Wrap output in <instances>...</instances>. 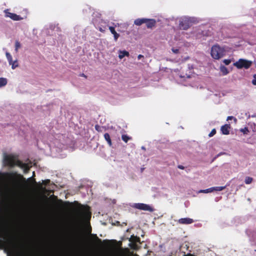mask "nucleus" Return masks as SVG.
Here are the masks:
<instances>
[{
    "label": "nucleus",
    "mask_w": 256,
    "mask_h": 256,
    "mask_svg": "<svg viewBox=\"0 0 256 256\" xmlns=\"http://www.w3.org/2000/svg\"><path fill=\"white\" fill-rule=\"evenodd\" d=\"M3 163L6 166L14 167L17 166L22 169L24 172H26L32 166V163L30 162L24 163L17 160L14 155L4 154L3 156Z\"/></svg>",
    "instance_id": "f257e3e1"
},
{
    "label": "nucleus",
    "mask_w": 256,
    "mask_h": 256,
    "mask_svg": "<svg viewBox=\"0 0 256 256\" xmlns=\"http://www.w3.org/2000/svg\"><path fill=\"white\" fill-rule=\"evenodd\" d=\"M0 194L4 196L8 200H14L18 197L17 190L6 184L0 180Z\"/></svg>",
    "instance_id": "f03ea898"
},
{
    "label": "nucleus",
    "mask_w": 256,
    "mask_h": 256,
    "mask_svg": "<svg viewBox=\"0 0 256 256\" xmlns=\"http://www.w3.org/2000/svg\"><path fill=\"white\" fill-rule=\"evenodd\" d=\"M232 50V48L228 46H220L218 45H214L211 48L210 54L213 58L219 60Z\"/></svg>",
    "instance_id": "7ed1b4c3"
},
{
    "label": "nucleus",
    "mask_w": 256,
    "mask_h": 256,
    "mask_svg": "<svg viewBox=\"0 0 256 256\" xmlns=\"http://www.w3.org/2000/svg\"><path fill=\"white\" fill-rule=\"evenodd\" d=\"M30 256V254L22 246L14 244L10 254L8 256Z\"/></svg>",
    "instance_id": "20e7f679"
},
{
    "label": "nucleus",
    "mask_w": 256,
    "mask_h": 256,
    "mask_svg": "<svg viewBox=\"0 0 256 256\" xmlns=\"http://www.w3.org/2000/svg\"><path fill=\"white\" fill-rule=\"evenodd\" d=\"M197 19L194 17L182 16L180 19L179 26L180 28L188 30L192 24L197 22Z\"/></svg>",
    "instance_id": "39448f33"
},
{
    "label": "nucleus",
    "mask_w": 256,
    "mask_h": 256,
    "mask_svg": "<svg viewBox=\"0 0 256 256\" xmlns=\"http://www.w3.org/2000/svg\"><path fill=\"white\" fill-rule=\"evenodd\" d=\"M252 62L244 58H240L234 63V66L238 69L249 68L252 64Z\"/></svg>",
    "instance_id": "423d86ee"
},
{
    "label": "nucleus",
    "mask_w": 256,
    "mask_h": 256,
    "mask_svg": "<svg viewBox=\"0 0 256 256\" xmlns=\"http://www.w3.org/2000/svg\"><path fill=\"white\" fill-rule=\"evenodd\" d=\"M132 206L136 209L150 212H152L154 210L152 206L143 203H134L132 204Z\"/></svg>",
    "instance_id": "0eeeda50"
},
{
    "label": "nucleus",
    "mask_w": 256,
    "mask_h": 256,
    "mask_svg": "<svg viewBox=\"0 0 256 256\" xmlns=\"http://www.w3.org/2000/svg\"><path fill=\"white\" fill-rule=\"evenodd\" d=\"M6 56L10 65L12 66V69L14 70L19 66L17 60H13L12 55L8 52H6Z\"/></svg>",
    "instance_id": "6e6552de"
},
{
    "label": "nucleus",
    "mask_w": 256,
    "mask_h": 256,
    "mask_svg": "<svg viewBox=\"0 0 256 256\" xmlns=\"http://www.w3.org/2000/svg\"><path fill=\"white\" fill-rule=\"evenodd\" d=\"M4 13L6 17L9 18L14 20H20L22 19L20 16L10 12L8 10H5Z\"/></svg>",
    "instance_id": "1a4fd4ad"
},
{
    "label": "nucleus",
    "mask_w": 256,
    "mask_h": 256,
    "mask_svg": "<svg viewBox=\"0 0 256 256\" xmlns=\"http://www.w3.org/2000/svg\"><path fill=\"white\" fill-rule=\"evenodd\" d=\"M82 214L84 218H88L90 216V213L88 206H83L82 209Z\"/></svg>",
    "instance_id": "9d476101"
},
{
    "label": "nucleus",
    "mask_w": 256,
    "mask_h": 256,
    "mask_svg": "<svg viewBox=\"0 0 256 256\" xmlns=\"http://www.w3.org/2000/svg\"><path fill=\"white\" fill-rule=\"evenodd\" d=\"M145 24H146L148 28H152L155 26L156 24V21L154 19L146 18Z\"/></svg>",
    "instance_id": "9b49d317"
},
{
    "label": "nucleus",
    "mask_w": 256,
    "mask_h": 256,
    "mask_svg": "<svg viewBox=\"0 0 256 256\" xmlns=\"http://www.w3.org/2000/svg\"><path fill=\"white\" fill-rule=\"evenodd\" d=\"M194 222V220L192 219L186 218H182L180 220H178V222L181 224H190Z\"/></svg>",
    "instance_id": "f8f14e48"
},
{
    "label": "nucleus",
    "mask_w": 256,
    "mask_h": 256,
    "mask_svg": "<svg viewBox=\"0 0 256 256\" xmlns=\"http://www.w3.org/2000/svg\"><path fill=\"white\" fill-rule=\"evenodd\" d=\"M230 125L225 124L221 127L220 130L222 134L227 135L230 133Z\"/></svg>",
    "instance_id": "ddd939ff"
},
{
    "label": "nucleus",
    "mask_w": 256,
    "mask_h": 256,
    "mask_svg": "<svg viewBox=\"0 0 256 256\" xmlns=\"http://www.w3.org/2000/svg\"><path fill=\"white\" fill-rule=\"evenodd\" d=\"M118 58L120 60L122 59L124 56H128L130 55L129 52L126 50H118Z\"/></svg>",
    "instance_id": "4468645a"
},
{
    "label": "nucleus",
    "mask_w": 256,
    "mask_h": 256,
    "mask_svg": "<svg viewBox=\"0 0 256 256\" xmlns=\"http://www.w3.org/2000/svg\"><path fill=\"white\" fill-rule=\"evenodd\" d=\"M109 30L111 33L114 35V39L115 41L118 40V38L120 36V34H118L114 30V28L112 26H110Z\"/></svg>",
    "instance_id": "2eb2a0df"
},
{
    "label": "nucleus",
    "mask_w": 256,
    "mask_h": 256,
    "mask_svg": "<svg viewBox=\"0 0 256 256\" xmlns=\"http://www.w3.org/2000/svg\"><path fill=\"white\" fill-rule=\"evenodd\" d=\"M8 79L6 78H0V88L4 87L8 84Z\"/></svg>",
    "instance_id": "dca6fc26"
},
{
    "label": "nucleus",
    "mask_w": 256,
    "mask_h": 256,
    "mask_svg": "<svg viewBox=\"0 0 256 256\" xmlns=\"http://www.w3.org/2000/svg\"><path fill=\"white\" fill-rule=\"evenodd\" d=\"M146 20V18H138L134 21V24L136 26H140L143 24H145Z\"/></svg>",
    "instance_id": "f3484780"
},
{
    "label": "nucleus",
    "mask_w": 256,
    "mask_h": 256,
    "mask_svg": "<svg viewBox=\"0 0 256 256\" xmlns=\"http://www.w3.org/2000/svg\"><path fill=\"white\" fill-rule=\"evenodd\" d=\"M220 72L224 76L226 75L229 73V70L228 69L224 66H220Z\"/></svg>",
    "instance_id": "a211bd4d"
},
{
    "label": "nucleus",
    "mask_w": 256,
    "mask_h": 256,
    "mask_svg": "<svg viewBox=\"0 0 256 256\" xmlns=\"http://www.w3.org/2000/svg\"><path fill=\"white\" fill-rule=\"evenodd\" d=\"M104 138L105 140L107 142L108 145L110 146H111L112 145V140H111V139H110L109 134L108 133H106L104 134Z\"/></svg>",
    "instance_id": "6ab92c4d"
},
{
    "label": "nucleus",
    "mask_w": 256,
    "mask_h": 256,
    "mask_svg": "<svg viewBox=\"0 0 256 256\" xmlns=\"http://www.w3.org/2000/svg\"><path fill=\"white\" fill-rule=\"evenodd\" d=\"M226 188V186H216L210 188H212V192L214 191H222Z\"/></svg>",
    "instance_id": "aec40b11"
},
{
    "label": "nucleus",
    "mask_w": 256,
    "mask_h": 256,
    "mask_svg": "<svg viewBox=\"0 0 256 256\" xmlns=\"http://www.w3.org/2000/svg\"><path fill=\"white\" fill-rule=\"evenodd\" d=\"M252 180L253 179L252 178L247 176L244 182L246 184H250V183H252Z\"/></svg>",
    "instance_id": "412c9836"
},
{
    "label": "nucleus",
    "mask_w": 256,
    "mask_h": 256,
    "mask_svg": "<svg viewBox=\"0 0 256 256\" xmlns=\"http://www.w3.org/2000/svg\"><path fill=\"white\" fill-rule=\"evenodd\" d=\"M21 44L18 41H16L15 42V50L17 52L18 49L20 48Z\"/></svg>",
    "instance_id": "4be33fe9"
},
{
    "label": "nucleus",
    "mask_w": 256,
    "mask_h": 256,
    "mask_svg": "<svg viewBox=\"0 0 256 256\" xmlns=\"http://www.w3.org/2000/svg\"><path fill=\"white\" fill-rule=\"evenodd\" d=\"M212 188H208V189H206V190H200L199 192H198V193H210V192H212Z\"/></svg>",
    "instance_id": "5701e85b"
},
{
    "label": "nucleus",
    "mask_w": 256,
    "mask_h": 256,
    "mask_svg": "<svg viewBox=\"0 0 256 256\" xmlns=\"http://www.w3.org/2000/svg\"><path fill=\"white\" fill-rule=\"evenodd\" d=\"M4 224L2 220H0V232H2L4 230Z\"/></svg>",
    "instance_id": "b1692460"
},
{
    "label": "nucleus",
    "mask_w": 256,
    "mask_h": 256,
    "mask_svg": "<svg viewBox=\"0 0 256 256\" xmlns=\"http://www.w3.org/2000/svg\"><path fill=\"white\" fill-rule=\"evenodd\" d=\"M122 140L126 142H127L130 139V138L126 135H122Z\"/></svg>",
    "instance_id": "393cba45"
},
{
    "label": "nucleus",
    "mask_w": 256,
    "mask_h": 256,
    "mask_svg": "<svg viewBox=\"0 0 256 256\" xmlns=\"http://www.w3.org/2000/svg\"><path fill=\"white\" fill-rule=\"evenodd\" d=\"M216 133V130L214 128V129H212V131L210 132L208 134V136L210 137H212V136H214Z\"/></svg>",
    "instance_id": "a878e982"
},
{
    "label": "nucleus",
    "mask_w": 256,
    "mask_h": 256,
    "mask_svg": "<svg viewBox=\"0 0 256 256\" xmlns=\"http://www.w3.org/2000/svg\"><path fill=\"white\" fill-rule=\"evenodd\" d=\"M222 62L226 65H228L231 62V60L229 59H224Z\"/></svg>",
    "instance_id": "bb28decb"
},
{
    "label": "nucleus",
    "mask_w": 256,
    "mask_h": 256,
    "mask_svg": "<svg viewBox=\"0 0 256 256\" xmlns=\"http://www.w3.org/2000/svg\"><path fill=\"white\" fill-rule=\"evenodd\" d=\"M240 132H243L244 134H247L248 132V128H242L240 130Z\"/></svg>",
    "instance_id": "cd10ccee"
},
{
    "label": "nucleus",
    "mask_w": 256,
    "mask_h": 256,
    "mask_svg": "<svg viewBox=\"0 0 256 256\" xmlns=\"http://www.w3.org/2000/svg\"><path fill=\"white\" fill-rule=\"evenodd\" d=\"M252 84L254 85H256V74L254 76L253 80H252Z\"/></svg>",
    "instance_id": "c85d7f7f"
},
{
    "label": "nucleus",
    "mask_w": 256,
    "mask_h": 256,
    "mask_svg": "<svg viewBox=\"0 0 256 256\" xmlns=\"http://www.w3.org/2000/svg\"><path fill=\"white\" fill-rule=\"evenodd\" d=\"M172 52L174 54H178V53L179 52V50L178 48H172Z\"/></svg>",
    "instance_id": "c756f323"
},
{
    "label": "nucleus",
    "mask_w": 256,
    "mask_h": 256,
    "mask_svg": "<svg viewBox=\"0 0 256 256\" xmlns=\"http://www.w3.org/2000/svg\"><path fill=\"white\" fill-rule=\"evenodd\" d=\"M130 240L132 242H137L138 240V238L135 237H132L130 239Z\"/></svg>",
    "instance_id": "7c9ffc66"
},
{
    "label": "nucleus",
    "mask_w": 256,
    "mask_h": 256,
    "mask_svg": "<svg viewBox=\"0 0 256 256\" xmlns=\"http://www.w3.org/2000/svg\"><path fill=\"white\" fill-rule=\"evenodd\" d=\"M232 119H234V121L235 122H236V120L234 118L233 116H228V118H227V120H231Z\"/></svg>",
    "instance_id": "2f4dec72"
},
{
    "label": "nucleus",
    "mask_w": 256,
    "mask_h": 256,
    "mask_svg": "<svg viewBox=\"0 0 256 256\" xmlns=\"http://www.w3.org/2000/svg\"><path fill=\"white\" fill-rule=\"evenodd\" d=\"M180 78L182 79L181 80H180V82H182L183 80H185V78L184 76H180Z\"/></svg>",
    "instance_id": "473e14b6"
},
{
    "label": "nucleus",
    "mask_w": 256,
    "mask_h": 256,
    "mask_svg": "<svg viewBox=\"0 0 256 256\" xmlns=\"http://www.w3.org/2000/svg\"><path fill=\"white\" fill-rule=\"evenodd\" d=\"M178 168H180V170H184V166H182V165H179V166H178Z\"/></svg>",
    "instance_id": "72a5a7b5"
},
{
    "label": "nucleus",
    "mask_w": 256,
    "mask_h": 256,
    "mask_svg": "<svg viewBox=\"0 0 256 256\" xmlns=\"http://www.w3.org/2000/svg\"><path fill=\"white\" fill-rule=\"evenodd\" d=\"M28 180H32L33 182L34 183H35L36 182V181L34 180H32V178H30Z\"/></svg>",
    "instance_id": "f704fd0d"
},
{
    "label": "nucleus",
    "mask_w": 256,
    "mask_h": 256,
    "mask_svg": "<svg viewBox=\"0 0 256 256\" xmlns=\"http://www.w3.org/2000/svg\"><path fill=\"white\" fill-rule=\"evenodd\" d=\"M143 57V56L142 54H139L138 56V59L140 60Z\"/></svg>",
    "instance_id": "c9c22d12"
},
{
    "label": "nucleus",
    "mask_w": 256,
    "mask_h": 256,
    "mask_svg": "<svg viewBox=\"0 0 256 256\" xmlns=\"http://www.w3.org/2000/svg\"><path fill=\"white\" fill-rule=\"evenodd\" d=\"M95 128H96V129L98 131H99V130H99V128H100V126H97V125H96V126Z\"/></svg>",
    "instance_id": "e433bc0d"
},
{
    "label": "nucleus",
    "mask_w": 256,
    "mask_h": 256,
    "mask_svg": "<svg viewBox=\"0 0 256 256\" xmlns=\"http://www.w3.org/2000/svg\"><path fill=\"white\" fill-rule=\"evenodd\" d=\"M186 78H187V79H190V77L189 76H186Z\"/></svg>",
    "instance_id": "4c0bfd02"
},
{
    "label": "nucleus",
    "mask_w": 256,
    "mask_h": 256,
    "mask_svg": "<svg viewBox=\"0 0 256 256\" xmlns=\"http://www.w3.org/2000/svg\"><path fill=\"white\" fill-rule=\"evenodd\" d=\"M187 256H193V255H192L191 254H190L187 255Z\"/></svg>",
    "instance_id": "58836bf2"
},
{
    "label": "nucleus",
    "mask_w": 256,
    "mask_h": 256,
    "mask_svg": "<svg viewBox=\"0 0 256 256\" xmlns=\"http://www.w3.org/2000/svg\"><path fill=\"white\" fill-rule=\"evenodd\" d=\"M50 182V180H46L44 181V182Z\"/></svg>",
    "instance_id": "ea45409f"
},
{
    "label": "nucleus",
    "mask_w": 256,
    "mask_h": 256,
    "mask_svg": "<svg viewBox=\"0 0 256 256\" xmlns=\"http://www.w3.org/2000/svg\"><path fill=\"white\" fill-rule=\"evenodd\" d=\"M96 239H98V241H100V239H98V237H96Z\"/></svg>",
    "instance_id": "a19ab883"
},
{
    "label": "nucleus",
    "mask_w": 256,
    "mask_h": 256,
    "mask_svg": "<svg viewBox=\"0 0 256 256\" xmlns=\"http://www.w3.org/2000/svg\"><path fill=\"white\" fill-rule=\"evenodd\" d=\"M34 175V172H33V176Z\"/></svg>",
    "instance_id": "79ce46f5"
}]
</instances>
